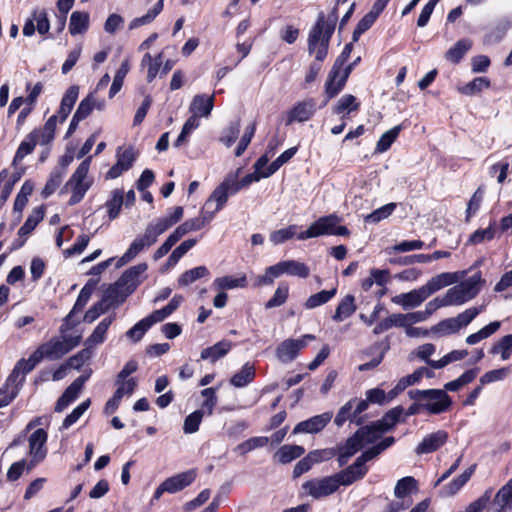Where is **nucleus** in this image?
<instances>
[{
	"label": "nucleus",
	"mask_w": 512,
	"mask_h": 512,
	"mask_svg": "<svg viewBox=\"0 0 512 512\" xmlns=\"http://www.w3.org/2000/svg\"><path fill=\"white\" fill-rule=\"evenodd\" d=\"M35 352L41 361L43 359L55 361L67 354V348L60 338L54 337L41 344Z\"/></svg>",
	"instance_id": "nucleus-14"
},
{
	"label": "nucleus",
	"mask_w": 512,
	"mask_h": 512,
	"mask_svg": "<svg viewBox=\"0 0 512 512\" xmlns=\"http://www.w3.org/2000/svg\"><path fill=\"white\" fill-rule=\"evenodd\" d=\"M497 512L512 511V478L499 489L494 498Z\"/></svg>",
	"instance_id": "nucleus-29"
},
{
	"label": "nucleus",
	"mask_w": 512,
	"mask_h": 512,
	"mask_svg": "<svg viewBox=\"0 0 512 512\" xmlns=\"http://www.w3.org/2000/svg\"><path fill=\"white\" fill-rule=\"evenodd\" d=\"M214 98V94L211 96L204 94L194 96L190 104V112L196 117L209 116L214 107Z\"/></svg>",
	"instance_id": "nucleus-25"
},
{
	"label": "nucleus",
	"mask_w": 512,
	"mask_h": 512,
	"mask_svg": "<svg viewBox=\"0 0 512 512\" xmlns=\"http://www.w3.org/2000/svg\"><path fill=\"white\" fill-rule=\"evenodd\" d=\"M213 285L220 290L244 288L247 286V277L244 273L239 276H223L214 280Z\"/></svg>",
	"instance_id": "nucleus-34"
},
{
	"label": "nucleus",
	"mask_w": 512,
	"mask_h": 512,
	"mask_svg": "<svg viewBox=\"0 0 512 512\" xmlns=\"http://www.w3.org/2000/svg\"><path fill=\"white\" fill-rule=\"evenodd\" d=\"M448 440V433L444 430H438L423 438L415 448L418 455L432 453L442 447Z\"/></svg>",
	"instance_id": "nucleus-18"
},
{
	"label": "nucleus",
	"mask_w": 512,
	"mask_h": 512,
	"mask_svg": "<svg viewBox=\"0 0 512 512\" xmlns=\"http://www.w3.org/2000/svg\"><path fill=\"white\" fill-rule=\"evenodd\" d=\"M316 111V102L314 99H306L298 102L288 113L287 125L294 121L304 122L310 119Z\"/></svg>",
	"instance_id": "nucleus-20"
},
{
	"label": "nucleus",
	"mask_w": 512,
	"mask_h": 512,
	"mask_svg": "<svg viewBox=\"0 0 512 512\" xmlns=\"http://www.w3.org/2000/svg\"><path fill=\"white\" fill-rule=\"evenodd\" d=\"M392 327L405 328V321L402 313H394L381 320L373 329L375 335H379Z\"/></svg>",
	"instance_id": "nucleus-41"
},
{
	"label": "nucleus",
	"mask_w": 512,
	"mask_h": 512,
	"mask_svg": "<svg viewBox=\"0 0 512 512\" xmlns=\"http://www.w3.org/2000/svg\"><path fill=\"white\" fill-rule=\"evenodd\" d=\"M44 212L42 208H35L33 212L28 216L25 223L20 227L18 234L20 237L28 236L36 226L42 221Z\"/></svg>",
	"instance_id": "nucleus-45"
},
{
	"label": "nucleus",
	"mask_w": 512,
	"mask_h": 512,
	"mask_svg": "<svg viewBox=\"0 0 512 512\" xmlns=\"http://www.w3.org/2000/svg\"><path fill=\"white\" fill-rule=\"evenodd\" d=\"M270 272L277 277L283 274L290 276H297L300 278H307L310 274L308 266L302 262L295 260H285L270 266Z\"/></svg>",
	"instance_id": "nucleus-12"
},
{
	"label": "nucleus",
	"mask_w": 512,
	"mask_h": 512,
	"mask_svg": "<svg viewBox=\"0 0 512 512\" xmlns=\"http://www.w3.org/2000/svg\"><path fill=\"white\" fill-rule=\"evenodd\" d=\"M408 396L414 401H422L424 410L429 414H441L449 410L452 405L451 397L442 389H412Z\"/></svg>",
	"instance_id": "nucleus-2"
},
{
	"label": "nucleus",
	"mask_w": 512,
	"mask_h": 512,
	"mask_svg": "<svg viewBox=\"0 0 512 512\" xmlns=\"http://www.w3.org/2000/svg\"><path fill=\"white\" fill-rule=\"evenodd\" d=\"M336 292V288L331 290H322L316 294L311 295L304 303V306L306 309H314L323 304H326L336 295Z\"/></svg>",
	"instance_id": "nucleus-48"
},
{
	"label": "nucleus",
	"mask_w": 512,
	"mask_h": 512,
	"mask_svg": "<svg viewBox=\"0 0 512 512\" xmlns=\"http://www.w3.org/2000/svg\"><path fill=\"white\" fill-rule=\"evenodd\" d=\"M196 478L194 469L181 472L163 481V488L167 489V493H176L189 486Z\"/></svg>",
	"instance_id": "nucleus-22"
},
{
	"label": "nucleus",
	"mask_w": 512,
	"mask_h": 512,
	"mask_svg": "<svg viewBox=\"0 0 512 512\" xmlns=\"http://www.w3.org/2000/svg\"><path fill=\"white\" fill-rule=\"evenodd\" d=\"M490 84L491 83L488 78L477 77L463 87L459 88V91L464 95L472 96L481 92L483 89L489 88Z\"/></svg>",
	"instance_id": "nucleus-51"
},
{
	"label": "nucleus",
	"mask_w": 512,
	"mask_h": 512,
	"mask_svg": "<svg viewBox=\"0 0 512 512\" xmlns=\"http://www.w3.org/2000/svg\"><path fill=\"white\" fill-rule=\"evenodd\" d=\"M363 430H357L345 443L338 445L336 448V455H338V464L340 467L347 464L349 459L355 455L362 447L363 444L359 439V435Z\"/></svg>",
	"instance_id": "nucleus-15"
},
{
	"label": "nucleus",
	"mask_w": 512,
	"mask_h": 512,
	"mask_svg": "<svg viewBox=\"0 0 512 512\" xmlns=\"http://www.w3.org/2000/svg\"><path fill=\"white\" fill-rule=\"evenodd\" d=\"M40 362L41 360L35 351L30 355L28 359H20L16 363L12 373L9 375L7 379V385H14L15 388H17L19 384L24 382V376L31 372Z\"/></svg>",
	"instance_id": "nucleus-11"
},
{
	"label": "nucleus",
	"mask_w": 512,
	"mask_h": 512,
	"mask_svg": "<svg viewBox=\"0 0 512 512\" xmlns=\"http://www.w3.org/2000/svg\"><path fill=\"white\" fill-rule=\"evenodd\" d=\"M360 57H357L351 64L342 67L339 74L332 77V70L330 71L326 84L325 92L329 99L335 97L345 86V83L352 71V69L360 62Z\"/></svg>",
	"instance_id": "nucleus-10"
},
{
	"label": "nucleus",
	"mask_w": 512,
	"mask_h": 512,
	"mask_svg": "<svg viewBox=\"0 0 512 512\" xmlns=\"http://www.w3.org/2000/svg\"><path fill=\"white\" fill-rule=\"evenodd\" d=\"M501 326V323L499 321H494L480 329L478 332L470 334L466 338V343L469 345H475L478 342L490 337L494 333H496Z\"/></svg>",
	"instance_id": "nucleus-43"
},
{
	"label": "nucleus",
	"mask_w": 512,
	"mask_h": 512,
	"mask_svg": "<svg viewBox=\"0 0 512 512\" xmlns=\"http://www.w3.org/2000/svg\"><path fill=\"white\" fill-rule=\"evenodd\" d=\"M289 295V286L286 283H280L274 292V295L265 304L266 309L279 307L283 305Z\"/></svg>",
	"instance_id": "nucleus-57"
},
{
	"label": "nucleus",
	"mask_w": 512,
	"mask_h": 512,
	"mask_svg": "<svg viewBox=\"0 0 512 512\" xmlns=\"http://www.w3.org/2000/svg\"><path fill=\"white\" fill-rule=\"evenodd\" d=\"M494 236V224H490L489 227L485 229H478L473 234H471L467 243L471 245H477L483 243L484 241H491Z\"/></svg>",
	"instance_id": "nucleus-64"
},
{
	"label": "nucleus",
	"mask_w": 512,
	"mask_h": 512,
	"mask_svg": "<svg viewBox=\"0 0 512 512\" xmlns=\"http://www.w3.org/2000/svg\"><path fill=\"white\" fill-rule=\"evenodd\" d=\"M254 378L255 367L250 363H246L239 372L231 377L230 384L236 388H242L251 383Z\"/></svg>",
	"instance_id": "nucleus-37"
},
{
	"label": "nucleus",
	"mask_w": 512,
	"mask_h": 512,
	"mask_svg": "<svg viewBox=\"0 0 512 512\" xmlns=\"http://www.w3.org/2000/svg\"><path fill=\"white\" fill-rule=\"evenodd\" d=\"M80 391L73 385H69L64 393L57 400L55 405L56 412H62L70 403H72L79 395Z\"/></svg>",
	"instance_id": "nucleus-63"
},
{
	"label": "nucleus",
	"mask_w": 512,
	"mask_h": 512,
	"mask_svg": "<svg viewBox=\"0 0 512 512\" xmlns=\"http://www.w3.org/2000/svg\"><path fill=\"white\" fill-rule=\"evenodd\" d=\"M124 203V195L123 191L115 190L112 193V197L110 200L106 202V207L108 209V215L111 220L115 219L120 212L121 206Z\"/></svg>",
	"instance_id": "nucleus-60"
},
{
	"label": "nucleus",
	"mask_w": 512,
	"mask_h": 512,
	"mask_svg": "<svg viewBox=\"0 0 512 512\" xmlns=\"http://www.w3.org/2000/svg\"><path fill=\"white\" fill-rule=\"evenodd\" d=\"M173 224L168 218V216L159 218L154 222H151L147 225L146 231L147 233L153 237L154 241L157 242V238L159 235L164 233L166 230H168L170 227H172Z\"/></svg>",
	"instance_id": "nucleus-56"
},
{
	"label": "nucleus",
	"mask_w": 512,
	"mask_h": 512,
	"mask_svg": "<svg viewBox=\"0 0 512 512\" xmlns=\"http://www.w3.org/2000/svg\"><path fill=\"white\" fill-rule=\"evenodd\" d=\"M360 107V103L357 101L356 97L351 94L343 95L337 102V104L333 107V113L340 115L344 112L350 113L353 111H357Z\"/></svg>",
	"instance_id": "nucleus-46"
},
{
	"label": "nucleus",
	"mask_w": 512,
	"mask_h": 512,
	"mask_svg": "<svg viewBox=\"0 0 512 512\" xmlns=\"http://www.w3.org/2000/svg\"><path fill=\"white\" fill-rule=\"evenodd\" d=\"M476 465H471L462 474L453 479L450 483L444 486V494L446 496L455 495L471 478L475 471Z\"/></svg>",
	"instance_id": "nucleus-38"
},
{
	"label": "nucleus",
	"mask_w": 512,
	"mask_h": 512,
	"mask_svg": "<svg viewBox=\"0 0 512 512\" xmlns=\"http://www.w3.org/2000/svg\"><path fill=\"white\" fill-rule=\"evenodd\" d=\"M493 355L500 354L502 360H508L512 354V334L502 337L490 349Z\"/></svg>",
	"instance_id": "nucleus-50"
},
{
	"label": "nucleus",
	"mask_w": 512,
	"mask_h": 512,
	"mask_svg": "<svg viewBox=\"0 0 512 512\" xmlns=\"http://www.w3.org/2000/svg\"><path fill=\"white\" fill-rule=\"evenodd\" d=\"M395 442V438L392 436L386 437L383 440H381L376 445L372 446L371 448L364 451L357 459L362 463L365 464L368 461L373 460L378 455H380L383 451H385L387 448L392 446Z\"/></svg>",
	"instance_id": "nucleus-35"
},
{
	"label": "nucleus",
	"mask_w": 512,
	"mask_h": 512,
	"mask_svg": "<svg viewBox=\"0 0 512 512\" xmlns=\"http://www.w3.org/2000/svg\"><path fill=\"white\" fill-rule=\"evenodd\" d=\"M338 19L337 6L325 18L323 12L319 13L318 19L310 30L308 36V51L315 53L316 62L312 63L305 77L306 83H312L321 70V63L328 54L330 39L334 33L336 21Z\"/></svg>",
	"instance_id": "nucleus-1"
},
{
	"label": "nucleus",
	"mask_w": 512,
	"mask_h": 512,
	"mask_svg": "<svg viewBox=\"0 0 512 512\" xmlns=\"http://www.w3.org/2000/svg\"><path fill=\"white\" fill-rule=\"evenodd\" d=\"M380 428L381 427H378L377 423L375 421L369 425L362 426L358 429V430H363V432L359 435V439H360L361 443L363 444V446L365 444H372V443L376 442L381 437V435L383 433H385Z\"/></svg>",
	"instance_id": "nucleus-49"
},
{
	"label": "nucleus",
	"mask_w": 512,
	"mask_h": 512,
	"mask_svg": "<svg viewBox=\"0 0 512 512\" xmlns=\"http://www.w3.org/2000/svg\"><path fill=\"white\" fill-rule=\"evenodd\" d=\"M305 453L300 445H283L275 453L274 458L281 464H288Z\"/></svg>",
	"instance_id": "nucleus-31"
},
{
	"label": "nucleus",
	"mask_w": 512,
	"mask_h": 512,
	"mask_svg": "<svg viewBox=\"0 0 512 512\" xmlns=\"http://www.w3.org/2000/svg\"><path fill=\"white\" fill-rule=\"evenodd\" d=\"M481 283V274L478 272L448 289L445 295L449 306H460L475 298L480 291Z\"/></svg>",
	"instance_id": "nucleus-4"
},
{
	"label": "nucleus",
	"mask_w": 512,
	"mask_h": 512,
	"mask_svg": "<svg viewBox=\"0 0 512 512\" xmlns=\"http://www.w3.org/2000/svg\"><path fill=\"white\" fill-rule=\"evenodd\" d=\"M423 370H415L412 374L402 377L391 390L392 396L404 391L407 387L417 384L421 380V372Z\"/></svg>",
	"instance_id": "nucleus-62"
},
{
	"label": "nucleus",
	"mask_w": 512,
	"mask_h": 512,
	"mask_svg": "<svg viewBox=\"0 0 512 512\" xmlns=\"http://www.w3.org/2000/svg\"><path fill=\"white\" fill-rule=\"evenodd\" d=\"M156 242L153 237L150 236L145 230L144 234L140 237H137L130 244L127 251L119 258L117 262V268L122 267L123 265L132 261L140 252H142L145 248H149Z\"/></svg>",
	"instance_id": "nucleus-16"
},
{
	"label": "nucleus",
	"mask_w": 512,
	"mask_h": 512,
	"mask_svg": "<svg viewBox=\"0 0 512 512\" xmlns=\"http://www.w3.org/2000/svg\"><path fill=\"white\" fill-rule=\"evenodd\" d=\"M47 432L39 428L35 430L29 437V453L32 457L28 468L34 467L41 462L47 454L45 444L47 442Z\"/></svg>",
	"instance_id": "nucleus-9"
},
{
	"label": "nucleus",
	"mask_w": 512,
	"mask_h": 512,
	"mask_svg": "<svg viewBox=\"0 0 512 512\" xmlns=\"http://www.w3.org/2000/svg\"><path fill=\"white\" fill-rule=\"evenodd\" d=\"M315 336L306 334L299 339H286L276 348V357L282 363L292 362L299 354L300 350L306 347V340H314Z\"/></svg>",
	"instance_id": "nucleus-7"
},
{
	"label": "nucleus",
	"mask_w": 512,
	"mask_h": 512,
	"mask_svg": "<svg viewBox=\"0 0 512 512\" xmlns=\"http://www.w3.org/2000/svg\"><path fill=\"white\" fill-rule=\"evenodd\" d=\"M239 191V187L232 178L225 179L213 190L206 201V206L215 202V211H220L227 203L229 196L235 195Z\"/></svg>",
	"instance_id": "nucleus-8"
},
{
	"label": "nucleus",
	"mask_w": 512,
	"mask_h": 512,
	"mask_svg": "<svg viewBox=\"0 0 512 512\" xmlns=\"http://www.w3.org/2000/svg\"><path fill=\"white\" fill-rule=\"evenodd\" d=\"M131 293L128 290L119 285L117 280L113 285H110L104 293L103 300L109 305V307L119 305L123 303Z\"/></svg>",
	"instance_id": "nucleus-28"
},
{
	"label": "nucleus",
	"mask_w": 512,
	"mask_h": 512,
	"mask_svg": "<svg viewBox=\"0 0 512 512\" xmlns=\"http://www.w3.org/2000/svg\"><path fill=\"white\" fill-rule=\"evenodd\" d=\"M339 218L335 215H329L319 218L312 223L310 227L297 235L299 240L318 237L321 235L347 236L349 230L345 226H337Z\"/></svg>",
	"instance_id": "nucleus-5"
},
{
	"label": "nucleus",
	"mask_w": 512,
	"mask_h": 512,
	"mask_svg": "<svg viewBox=\"0 0 512 512\" xmlns=\"http://www.w3.org/2000/svg\"><path fill=\"white\" fill-rule=\"evenodd\" d=\"M368 472V467L362 464L357 458L354 463L348 466L346 469L336 473L335 476L340 484L348 486L353 484L355 481L362 479Z\"/></svg>",
	"instance_id": "nucleus-19"
},
{
	"label": "nucleus",
	"mask_w": 512,
	"mask_h": 512,
	"mask_svg": "<svg viewBox=\"0 0 512 512\" xmlns=\"http://www.w3.org/2000/svg\"><path fill=\"white\" fill-rule=\"evenodd\" d=\"M163 2L164 0H159L145 15L134 18L129 24V29L133 30L140 26L151 23L163 10Z\"/></svg>",
	"instance_id": "nucleus-44"
},
{
	"label": "nucleus",
	"mask_w": 512,
	"mask_h": 512,
	"mask_svg": "<svg viewBox=\"0 0 512 512\" xmlns=\"http://www.w3.org/2000/svg\"><path fill=\"white\" fill-rule=\"evenodd\" d=\"M231 342L222 340L211 347H207L201 351L202 360H210L212 363L225 356L231 349Z\"/></svg>",
	"instance_id": "nucleus-30"
},
{
	"label": "nucleus",
	"mask_w": 512,
	"mask_h": 512,
	"mask_svg": "<svg viewBox=\"0 0 512 512\" xmlns=\"http://www.w3.org/2000/svg\"><path fill=\"white\" fill-rule=\"evenodd\" d=\"M147 264L140 263L127 269L118 279L119 285H123L128 293H133L141 283V276L146 272Z\"/></svg>",
	"instance_id": "nucleus-21"
},
{
	"label": "nucleus",
	"mask_w": 512,
	"mask_h": 512,
	"mask_svg": "<svg viewBox=\"0 0 512 512\" xmlns=\"http://www.w3.org/2000/svg\"><path fill=\"white\" fill-rule=\"evenodd\" d=\"M297 152L296 147H292L284 151L278 156L264 171V177H270L273 175L281 166L287 163Z\"/></svg>",
	"instance_id": "nucleus-53"
},
{
	"label": "nucleus",
	"mask_w": 512,
	"mask_h": 512,
	"mask_svg": "<svg viewBox=\"0 0 512 512\" xmlns=\"http://www.w3.org/2000/svg\"><path fill=\"white\" fill-rule=\"evenodd\" d=\"M403 413V407L396 406L385 413V415L380 420L376 421L377 426L381 427L380 429H382L384 432L390 431L400 421Z\"/></svg>",
	"instance_id": "nucleus-40"
},
{
	"label": "nucleus",
	"mask_w": 512,
	"mask_h": 512,
	"mask_svg": "<svg viewBox=\"0 0 512 512\" xmlns=\"http://www.w3.org/2000/svg\"><path fill=\"white\" fill-rule=\"evenodd\" d=\"M195 239H188L183 241L178 247H176L170 254L167 264L174 266L177 262L192 248L196 245Z\"/></svg>",
	"instance_id": "nucleus-61"
},
{
	"label": "nucleus",
	"mask_w": 512,
	"mask_h": 512,
	"mask_svg": "<svg viewBox=\"0 0 512 512\" xmlns=\"http://www.w3.org/2000/svg\"><path fill=\"white\" fill-rule=\"evenodd\" d=\"M57 116L52 115L40 129H34L29 134H35L34 141L41 146H48L55 137Z\"/></svg>",
	"instance_id": "nucleus-23"
},
{
	"label": "nucleus",
	"mask_w": 512,
	"mask_h": 512,
	"mask_svg": "<svg viewBox=\"0 0 512 512\" xmlns=\"http://www.w3.org/2000/svg\"><path fill=\"white\" fill-rule=\"evenodd\" d=\"M429 296L423 286L407 293H401L392 297L391 301L400 305L404 310H409L420 306Z\"/></svg>",
	"instance_id": "nucleus-17"
},
{
	"label": "nucleus",
	"mask_w": 512,
	"mask_h": 512,
	"mask_svg": "<svg viewBox=\"0 0 512 512\" xmlns=\"http://www.w3.org/2000/svg\"><path fill=\"white\" fill-rule=\"evenodd\" d=\"M457 281L458 276L456 273L444 272L432 277L425 285H423V288L430 297L440 289L457 283Z\"/></svg>",
	"instance_id": "nucleus-24"
},
{
	"label": "nucleus",
	"mask_w": 512,
	"mask_h": 512,
	"mask_svg": "<svg viewBox=\"0 0 512 512\" xmlns=\"http://www.w3.org/2000/svg\"><path fill=\"white\" fill-rule=\"evenodd\" d=\"M460 326L455 317L447 318L436 325L432 326L430 331L431 333L438 334L439 336H447L450 334H455L460 331Z\"/></svg>",
	"instance_id": "nucleus-42"
},
{
	"label": "nucleus",
	"mask_w": 512,
	"mask_h": 512,
	"mask_svg": "<svg viewBox=\"0 0 512 512\" xmlns=\"http://www.w3.org/2000/svg\"><path fill=\"white\" fill-rule=\"evenodd\" d=\"M129 72V63L128 60L122 62L120 68L117 70L112 85L109 90V98H113L122 88L124 78Z\"/></svg>",
	"instance_id": "nucleus-58"
},
{
	"label": "nucleus",
	"mask_w": 512,
	"mask_h": 512,
	"mask_svg": "<svg viewBox=\"0 0 512 512\" xmlns=\"http://www.w3.org/2000/svg\"><path fill=\"white\" fill-rule=\"evenodd\" d=\"M64 177V171L59 169H54L50 173V176L42 190V196L44 198H48L51 196L56 189L60 186Z\"/></svg>",
	"instance_id": "nucleus-55"
},
{
	"label": "nucleus",
	"mask_w": 512,
	"mask_h": 512,
	"mask_svg": "<svg viewBox=\"0 0 512 512\" xmlns=\"http://www.w3.org/2000/svg\"><path fill=\"white\" fill-rule=\"evenodd\" d=\"M91 159L92 157L89 156L80 163L62 190V192H72L68 202L69 205H75L79 203L84 198L86 192L92 185V181L87 180Z\"/></svg>",
	"instance_id": "nucleus-3"
},
{
	"label": "nucleus",
	"mask_w": 512,
	"mask_h": 512,
	"mask_svg": "<svg viewBox=\"0 0 512 512\" xmlns=\"http://www.w3.org/2000/svg\"><path fill=\"white\" fill-rule=\"evenodd\" d=\"M34 136L35 134H28L26 138L20 143L13 159V165H17L27 155L33 152L35 146L37 145L34 141Z\"/></svg>",
	"instance_id": "nucleus-52"
},
{
	"label": "nucleus",
	"mask_w": 512,
	"mask_h": 512,
	"mask_svg": "<svg viewBox=\"0 0 512 512\" xmlns=\"http://www.w3.org/2000/svg\"><path fill=\"white\" fill-rule=\"evenodd\" d=\"M417 490V480L412 476H406L397 481L394 488V496L397 499L402 500Z\"/></svg>",
	"instance_id": "nucleus-36"
},
{
	"label": "nucleus",
	"mask_w": 512,
	"mask_h": 512,
	"mask_svg": "<svg viewBox=\"0 0 512 512\" xmlns=\"http://www.w3.org/2000/svg\"><path fill=\"white\" fill-rule=\"evenodd\" d=\"M355 298L353 295H346L337 306L332 319L341 322L350 317L356 311Z\"/></svg>",
	"instance_id": "nucleus-33"
},
{
	"label": "nucleus",
	"mask_w": 512,
	"mask_h": 512,
	"mask_svg": "<svg viewBox=\"0 0 512 512\" xmlns=\"http://www.w3.org/2000/svg\"><path fill=\"white\" fill-rule=\"evenodd\" d=\"M471 46L472 43L470 40L461 39L446 52L445 57L447 60L453 63H458L465 55V53L471 48Z\"/></svg>",
	"instance_id": "nucleus-47"
},
{
	"label": "nucleus",
	"mask_w": 512,
	"mask_h": 512,
	"mask_svg": "<svg viewBox=\"0 0 512 512\" xmlns=\"http://www.w3.org/2000/svg\"><path fill=\"white\" fill-rule=\"evenodd\" d=\"M333 417L332 412H324L307 420L299 422L293 429V434H315L322 431Z\"/></svg>",
	"instance_id": "nucleus-13"
},
{
	"label": "nucleus",
	"mask_w": 512,
	"mask_h": 512,
	"mask_svg": "<svg viewBox=\"0 0 512 512\" xmlns=\"http://www.w3.org/2000/svg\"><path fill=\"white\" fill-rule=\"evenodd\" d=\"M209 274L208 269L205 266H198L193 269L185 271L178 279L180 286H187L195 282L196 280L203 278Z\"/></svg>",
	"instance_id": "nucleus-54"
},
{
	"label": "nucleus",
	"mask_w": 512,
	"mask_h": 512,
	"mask_svg": "<svg viewBox=\"0 0 512 512\" xmlns=\"http://www.w3.org/2000/svg\"><path fill=\"white\" fill-rule=\"evenodd\" d=\"M79 94V87L76 85L70 86L64 94L61 104L57 113V118L60 122H64L70 114Z\"/></svg>",
	"instance_id": "nucleus-27"
},
{
	"label": "nucleus",
	"mask_w": 512,
	"mask_h": 512,
	"mask_svg": "<svg viewBox=\"0 0 512 512\" xmlns=\"http://www.w3.org/2000/svg\"><path fill=\"white\" fill-rule=\"evenodd\" d=\"M356 403V398L349 400L345 403L338 411L334 423L337 427H341L346 421H350L351 423H355L358 426L363 425L365 421V417H355L354 418V406Z\"/></svg>",
	"instance_id": "nucleus-26"
},
{
	"label": "nucleus",
	"mask_w": 512,
	"mask_h": 512,
	"mask_svg": "<svg viewBox=\"0 0 512 512\" xmlns=\"http://www.w3.org/2000/svg\"><path fill=\"white\" fill-rule=\"evenodd\" d=\"M401 126H395L386 131L377 142L376 150L380 153L387 151L399 135Z\"/></svg>",
	"instance_id": "nucleus-59"
},
{
	"label": "nucleus",
	"mask_w": 512,
	"mask_h": 512,
	"mask_svg": "<svg viewBox=\"0 0 512 512\" xmlns=\"http://www.w3.org/2000/svg\"><path fill=\"white\" fill-rule=\"evenodd\" d=\"M340 484L334 475L310 479L302 484L304 494L313 499H322L335 493Z\"/></svg>",
	"instance_id": "nucleus-6"
},
{
	"label": "nucleus",
	"mask_w": 512,
	"mask_h": 512,
	"mask_svg": "<svg viewBox=\"0 0 512 512\" xmlns=\"http://www.w3.org/2000/svg\"><path fill=\"white\" fill-rule=\"evenodd\" d=\"M89 27V14L74 11L70 16L69 32L71 35L84 33Z\"/></svg>",
	"instance_id": "nucleus-39"
},
{
	"label": "nucleus",
	"mask_w": 512,
	"mask_h": 512,
	"mask_svg": "<svg viewBox=\"0 0 512 512\" xmlns=\"http://www.w3.org/2000/svg\"><path fill=\"white\" fill-rule=\"evenodd\" d=\"M113 320V316H108L102 319V321L96 326L92 334L86 339L85 346L93 348L94 346L103 343L105 340L106 332L110 325L112 324Z\"/></svg>",
	"instance_id": "nucleus-32"
}]
</instances>
